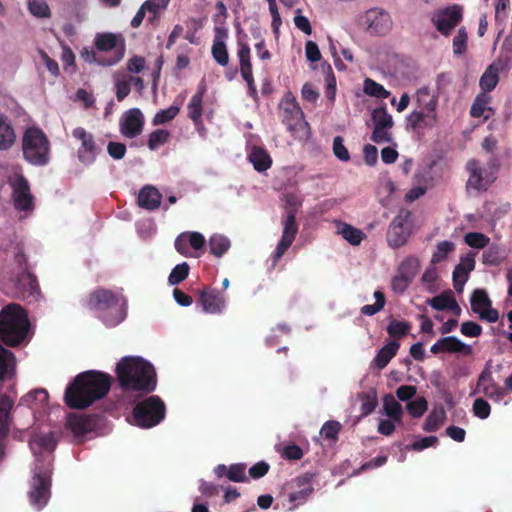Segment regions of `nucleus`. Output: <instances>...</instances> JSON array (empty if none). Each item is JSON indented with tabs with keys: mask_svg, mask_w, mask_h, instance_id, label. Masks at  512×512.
Segmentation results:
<instances>
[{
	"mask_svg": "<svg viewBox=\"0 0 512 512\" xmlns=\"http://www.w3.org/2000/svg\"><path fill=\"white\" fill-rule=\"evenodd\" d=\"M111 383L112 377L108 373L97 370L82 372L66 387L64 402L71 409H86L109 393Z\"/></svg>",
	"mask_w": 512,
	"mask_h": 512,
	"instance_id": "f257e3e1",
	"label": "nucleus"
},
{
	"mask_svg": "<svg viewBox=\"0 0 512 512\" xmlns=\"http://www.w3.org/2000/svg\"><path fill=\"white\" fill-rule=\"evenodd\" d=\"M116 379L121 390L150 394L157 386V375L153 365L141 357L125 356L116 364Z\"/></svg>",
	"mask_w": 512,
	"mask_h": 512,
	"instance_id": "f03ea898",
	"label": "nucleus"
},
{
	"mask_svg": "<svg viewBox=\"0 0 512 512\" xmlns=\"http://www.w3.org/2000/svg\"><path fill=\"white\" fill-rule=\"evenodd\" d=\"M83 305L94 311L107 327H115L127 314L126 299L112 290L98 287L88 294Z\"/></svg>",
	"mask_w": 512,
	"mask_h": 512,
	"instance_id": "7ed1b4c3",
	"label": "nucleus"
},
{
	"mask_svg": "<svg viewBox=\"0 0 512 512\" xmlns=\"http://www.w3.org/2000/svg\"><path fill=\"white\" fill-rule=\"evenodd\" d=\"M26 311L16 303H10L0 311V341L9 347L21 344L29 330Z\"/></svg>",
	"mask_w": 512,
	"mask_h": 512,
	"instance_id": "20e7f679",
	"label": "nucleus"
},
{
	"mask_svg": "<svg viewBox=\"0 0 512 512\" xmlns=\"http://www.w3.org/2000/svg\"><path fill=\"white\" fill-rule=\"evenodd\" d=\"M24 158L36 166H44L50 160V141L38 127H29L22 138Z\"/></svg>",
	"mask_w": 512,
	"mask_h": 512,
	"instance_id": "39448f33",
	"label": "nucleus"
},
{
	"mask_svg": "<svg viewBox=\"0 0 512 512\" xmlns=\"http://www.w3.org/2000/svg\"><path fill=\"white\" fill-rule=\"evenodd\" d=\"M135 424L140 428H152L163 421L166 415L164 401L152 395L138 402L132 411Z\"/></svg>",
	"mask_w": 512,
	"mask_h": 512,
	"instance_id": "423d86ee",
	"label": "nucleus"
},
{
	"mask_svg": "<svg viewBox=\"0 0 512 512\" xmlns=\"http://www.w3.org/2000/svg\"><path fill=\"white\" fill-rule=\"evenodd\" d=\"M465 167L469 173L466 182L467 190L472 189L477 193L486 192L497 179L498 166L495 164L486 168L477 159H470Z\"/></svg>",
	"mask_w": 512,
	"mask_h": 512,
	"instance_id": "0eeeda50",
	"label": "nucleus"
},
{
	"mask_svg": "<svg viewBox=\"0 0 512 512\" xmlns=\"http://www.w3.org/2000/svg\"><path fill=\"white\" fill-rule=\"evenodd\" d=\"M94 45L101 52L113 51V55L105 57V66L116 65L125 55V40L121 34L111 32L97 33Z\"/></svg>",
	"mask_w": 512,
	"mask_h": 512,
	"instance_id": "6e6552de",
	"label": "nucleus"
},
{
	"mask_svg": "<svg viewBox=\"0 0 512 512\" xmlns=\"http://www.w3.org/2000/svg\"><path fill=\"white\" fill-rule=\"evenodd\" d=\"M410 217V211L402 210L391 221L386 235L387 243L391 248H400L407 243L412 232Z\"/></svg>",
	"mask_w": 512,
	"mask_h": 512,
	"instance_id": "1a4fd4ad",
	"label": "nucleus"
},
{
	"mask_svg": "<svg viewBox=\"0 0 512 512\" xmlns=\"http://www.w3.org/2000/svg\"><path fill=\"white\" fill-rule=\"evenodd\" d=\"M296 208L289 207L287 209L286 217L283 220V233L282 237L272 254V265L276 266L281 257L290 248L298 233V224L296 221Z\"/></svg>",
	"mask_w": 512,
	"mask_h": 512,
	"instance_id": "9d476101",
	"label": "nucleus"
},
{
	"mask_svg": "<svg viewBox=\"0 0 512 512\" xmlns=\"http://www.w3.org/2000/svg\"><path fill=\"white\" fill-rule=\"evenodd\" d=\"M72 136L80 141L77 149L79 161L85 165H91L101 152V147L97 145L92 133L87 132L82 127H77L72 131Z\"/></svg>",
	"mask_w": 512,
	"mask_h": 512,
	"instance_id": "9b49d317",
	"label": "nucleus"
},
{
	"mask_svg": "<svg viewBox=\"0 0 512 512\" xmlns=\"http://www.w3.org/2000/svg\"><path fill=\"white\" fill-rule=\"evenodd\" d=\"M286 105L287 106L282 109L281 118L287 129L295 133L308 128L309 124L304 119V113L291 94L286 96Z\"/></svg>",
	"mask_w": 512,
	"mask_h": 512,
	"instance_id": "f8f14e48",
	"label": "nucleus"
},
{
	"mask_svg": "<svg viewBox=\"0 0 512 512\" xmlns=\"http://www.w3.org/2000/svg\"><path fill=\"white\" fill-rule=\"evenodd\" d=\"M471 309L478 314L481 320L494 323L499 319V313L492 308V301L484 289H476L473 291L471 298Z\"/></svg>",
	"mask_w": 512,
	"mask_h": 512,
	"instance_id": "ddd939ff",
	"label": "nucleus"
},
{
	"mask_svg": "<svg viewBox=\"0 0 512 512\" xmlns=\"http://www.w3.org/2000/svg\"><path fill=\"white\" fill-rule=\"evenodd\" d=\"M462 20V9L458 5L447 7L432 17L436 29L444 36H448Z\"/></svg>",
	"mask_w": 512,
	"mask_h": 512,
	"instance_id": "4468645a",
	"label": "nucleus"
},
{
	"mask_svg": "<svg viewBox=\"0 0 512 512\" xmlns=\"http://www.w3.org/2000/svg\"><path fill=\"white\" fill-rule=\"evenodd\" d=\"M237 45V56L239 58L241 76L243 80L247 83L248 94L252 98L256 99L257 89L253 77L250 47L247 43L241 40L238 41Z\"/></svg>",
	"mask_w": 512,
	"mask_h": 512,
	"instance_id": "2eb2a0df",
	"label": "nucleus"
},
{
	"mask_svg": "<svg viewBox=\"0 0 512 512\" xmlns=\"http://www.w3.org/2000/svg\"><path fill=\"white\" fill-rule=\"evenodd\" d=\"M50 474L48 472H36L32 480V489L29 493L30 501L38 509L43 508L50 497Z\"/></svg>",
	"mask_w": 512,
	"mask_h": 512,
	"instance_id": "dca6fc26",
	"label": "nucleus"
},
{
	"mask_svg": "<svg viewBox=\"0 0 512 512\" xmlns=\"http://www.w3.org/2000/svg\"><path fill=\"white\" fill-rule=\"evenodd\" d=\"M367 30L371 34L385 35L392 27V20L388 12L381 8H372L365 14Z\"/></svg>",
	"mask_w": 512,
	"mask_h": 512,
	"instance_id": "f3484780",
	"label": "nucleus"
},
{
	"mask_svg": "<svg viewBox=\"0 0 512 512\" xmlns=\"http://www.w3.org/2000/svg\"><path fill=\"white\" fill-rule=\"evenodd\" d=\"M144 116L139 108L126 111L120 120V132L126 138H135L140 135L144 127Z\"/></svg>",
	"mask_w": 512,
	"mask_h": 512,
	"instance_id": "a211bd4d",
	"label": "nucleus"
},
{
	"mask_svg": "<svg viewBox=\"0 0 512 512\" xmlns=\"http://www.w3.org/2000/svg\"><path fill=\"white\" fill-rule=\"evenodd\" d=\"M510 70V62L505 59H496L484 71L480 77V88L485 92H491L495 89L499 82V73L508 72Z\"/></svg>",
	"mask_w": 512,
	"mask_h": 512,
	"instance_id": "6ab92c4d",
	"label": "nucleus"
},
{
	"mask_svg": "<svg viewBox=\"0 0 512 512\" xmlns=\"http://www.w3.org/2000/svg\"><path fill=\"white\" fill-rule=\"evenodd\" d=\"M484 394L490 399L501 400L506 392L493 379L492 372L489 367H485L478 377L476 388L472 394Z\"/></svg>",
	"mask_w": 512,
	"mask_h": 512,
	"instance_id": "aec40b11",
	"label": "nucleus"
},
{
	"mask_svg": "<svg viewBox=\"0 0 512 512\" xmlns=\"http://www.w3.org/2000/svg\"><path fill=\"white\" fill-rule=\"evenodd\" d=\"M17 296L21 299L35 298L40 293L37 277L29 270L21 271L15 278Z\"/></svg>",
	"mask_w": 512,
	"mask_h": 512,
	"instance_id": "412c9836",
	"label": "nucleus"
},
{
	"mask_svg": "<svg viewBox=\"0 0 512 512\" xmlns=\"http://www.w3.org/2000/svg\"><path fill=\"white\" fill-rule=\"evenodd\" d=\"M431 353L440 354V353H460L465 356H469L472 354V347L468 344H465L460 339L455 336H446L440 338L437 342H435L431 348Z\"/></svg>",
	"mask_w": 512,
	"mask_h": 512,
	"instance_id": "4be33fe9",
	"label": "nucleus"
},
{
	"mask_svg": "<svg viewBox=\"0 0 512 512\" xmlns=\"http://www.w3.org/2000/svg\"><path fill=\"white\" fill-rule=\"evenodd\" d=\"M199 302L203 310L210 314L221 313L226 306V298L217 289H205L200 293Z\"/></svg>",
	"mask_w": 512,
	"mask_h": 512,
	"instance_id": "5701e85b",
	"label": "nucleus"
},
{
	"mask_svg": "<svg viewBox=\"0 0 512 512\" xmlns=\"http://www.w3.org/2000/svg\"><path fill=\"white\" fill-rule=\"evenodd\" d=\"M407 126L412 130H425L433 128L438 122L437 111L414 110L407 118Z\"/></svg>",
	"mask_w": 512,
	"mask_h": 512,
	"instance_id": "b1692460",
	"label": "nucleus"
},
{
	"mask_svg": "<svg viewBox=\"0 0 512 512\" xmlns=\"http://www.w3.org/2000/svg\"><path fill=\"white\" fill-rule=\"evenodd\" d=\"M67 427L76 437H83L95 429V418L91 415L72 413L67 418Z\"/></svg>",
	"mask_w": 512,
	"mask_h": 512,
	"instance_id": "393cba45",
	"label": "nucleus"
},
{
	"mask_svg": "<svg viewBox=\"0 0 512 512\" xmlns=\"http://www.w3.org/2000/svg\"><path fill=\"white\" fill-rule=\"evenodd\" d=\"M228 37L226 29L216 27L215 37L213 40L211 53L213 59L222 67H226L229 63V53L225 44V39Z\"/></svg>",
	"mask_w": 512,
	"mask_h": 512,
	"instance_id": "a878e982",
	"label": "nucleus"
},
{
	"mask_svg": "<svg viewBox=\"0 0 512 512\" xmlns=\"http://www.w3.org/2000/svg\"><path fill=\"white\" fill-rule=\"evenodd\" d=\"M13 198L17 210L29 211L33 208V197L30 193L29 184L24 178H21L15 185Z\"/></svg>",
	"mask_w": 512,
	"mask_h": 512,
	"instance_id": "bb28decb",
	"label": "nucleus"
},
{
	"mask_svg": "<svg viewBox=\"0 0 512 512\" xmlns=\"http://www.w3.org/2000/svg\"><path fill=\"white\" fill-rule=\"evenodd\" d=\"M161 200L162 194L159 192V190L151 185H146L141 188L138 194L137 203L139 207L153 211L160 207Z\"/></svg>",
	"mask_w": 512,
	"mask_h": 512,
	"instance_id": "cd10ccee",
	"label": "nucleus"
},
{
	"mask_svg": "<svg viewBox=\"0 0 512 512\" xmlns=\"http://www.w3.org/2000/svg\"><path fill=\"white\" fill-rule=\"evenodd\" d=\"M206 91V86L204 80H202L201 84L198 87V91L192 96L189 104H188V116L193 121L195 125L201 123L202 119V102L203 97Z\"/></svg>",
	"mask_w": 512,
	"mask_h": 512,
	"instance_id": "c85d7f7f",
	"label": "nucleus"
},
{
	"mask_svg": "<svg viewBox=\"0 0 512 512\" xmlns=\"http://www.w3.org/2000/svg\"><path fill=\"white\" fill-rule=\"evenodd\" d=\"M438 97V93L432 92L427 86L419 88L416 92V102L418 107L426 111H436Z\"/></svg>",
	"mask_w": 512,
	"mask_h": 512,
	"instance_id": "c756f323",
	"label": "nucleus"
},
{
	"mask_svg": "<svg viewBox=\"0 0 512 512\" xmlns=\"http://www.w3.org/2000/svg\"><path fill=\"white\" fill-rule=\"evenodd\" d=\"M474 265V260L468 259L466 262L460 263L454 268L453 286L458 293L463 291L464 284L468 280L470 271L474 269Z\"/></svg>",
	"mask_w": 512,
	"mask_h": 512,
	"instance_id": "7c9ffc66",
	"label": "nucleus"
},
{
	"mask_svg": "<svg viewBox=\"0 0 512 512\" xmlns=\"http://www.w3.org/2000/svg\"><path fill=\"white\" fill-rule=\"evenodd\" d=\"M400 344L397 341H391L383 346L373 359V364L378 369H384L391 359L397 354Z\"/></svg>",
	"mask_w": 512,
	"mask_h": 512,
	"instance_id": "2f4dec72",
	"label": "nucleus"
},
{
	"mask_svg": "<svg viewBox=\"0 0 512 512\" xmlns=\"http://www.w3.org/2000/svg\"><path fill=\"white\" fill-rule=\"evenodd\" d=\"M15 131L8 118L0 113V150H8L15 142Z\"/></svg>",
	"mask_w": 512,
	"mask_h": 512,
	"instance_id": "473e14b6",
	"label": "nucleus"
},
{
	"mask_svg": "<svg viewBox=\"0 0 512 512\" xmlns=\"http://www.w3.org/2000/svg\"><path fill=\"white\" fill-rule=\"evenodd\" d=\"M249 160L258 172H264L271 167L272 160L269 154L261 147H254L250 154Z\"/></svg>",
	"mask_w": 512,
	"mask_h": 512,
	"instance_id": "72a5a7b5",
	"label": "nucleus"
},
{
	"mask_svg": "<svg viewBox=\"0 0 512 512\" xmlns=\"http://www.w3.org/2000/svg\"><path fill=\"white\" fill-rule=\"evenodd\" d=\"M337 229L338 234H341L342 237L353 246L359 245L363 240L364 233L350 224L338 222Z\"/></svg>",
	"mask_w": 512,
	"mask_h": 512,
	"instance_id": "f704fd0d",
	"label": "nucleus"
},
{
	"mask_svg": "<svg viewBox=\"0 0 512 512\" xmlns=\"http://www.w3.org/2000/svg\"><path fill=\"white\" fill-rule=\"evenodd\" d=\"M383 408L385 414L397 423H401L403 408L392 394H387L383 398Z\"/></svg>",
	"mask_w": 512,
	"mask_h": 512,
	"instance_id": "c9c22d12",
	"label": "nucleus"
},
{
	"mask_svg": "<svg viewBox=\"0 0 512 512\" xmlns=\"http://www.w3.org/2000/svg\"><path fill=\"white\" fill-rule=\"evenodd\" d=\"M14 365L15 356L13 352L0 345V380L12 375Z\"/></svg>",
	"mask_w": 512,
	"mask_h": 512,
	"instance_id": "e433bc0d",
	"label": "nucleus"
},
{
	"mask_svg": "<svg viewBox=\"0 0 512 512\" xmlns=\"http://www.w3.org/2000/svg\"><path fill=\"white\" fill-rule=\"evenodd\" d=\"M445 419L446 412L444 408H434L427 416L423 425V430L426 432H435L441 427Z\"/></svg>",
	"mask_w": 512,
	"mask_h": 512,
	"instance_id": "4c0bfd02",
	"label": "nucleus"
},
{
	"mask_svg": "<svg viewBox=\"0 0 512 512\" xmlns=\"http://www.w3.org/2000/svg\"><path fill=\"white\" fill-rule=\"evenodd\" d=\"M297 484L299 487L303 486L299 491L290 493L289 501L295 503L294 507H297L300 503L305 502L313 492V487L305 478H297Z\"/></svg>",
	"mask_w": 512,
	"mask_h": 512,
	"instance_id": "58836bf2",
	"label": "nucleus"
},
{
	"mask_svg": "<svg viewBox=\"0 0 512 512\" xmlns=\"http://www.w3.org/2000/svg\"><path fill=\"white\" fill-rule=\"evenodd\" d=\"M454 295L451 290H446L442 292L441 294L428 299L426 302L428 305H430L433 309L438 311H445L448 310L451 306V304L454 303Z\"/></svg>",
	"mask_w": 512,
	"mask_h": 512,
	"instance_id": "ea45409f",
	"label": "nucleus"
},
{
	"mask_svg": "<svg viewBox=\"0 0 512 512\" xmlns=\"http://www.w3.org/2000/svg\"><path fill=\"white\" fill-rule=\"evenodd\" d=\"M210 253L216 257H221L230 248V240L219 234H214L209 239Z\"/></svg>",
	"mask_w": 512,
	"mask_h": 512,
	"instance_id": "a19ab883",
	"label": "nucleus"
},
{
	"mask_svg": "<svg viewBox=\"0 0 512 512\" xmlns=\"http://www.w3.org/2000/svg\"><path fill=\"white\" fill-rule=\"evenodd\" d=\"M419 267V259L414 256H408L400 263L397 272L413 280L418 273Z\"/></svg>",
	"mask_w": 512,
	"mask_h": 512,
	"instance_id": "79ce46f5",
	"label": "nucleus"
},
{
	"mask_svg": "<svg viewBox=\"0 0 512 512\" xmlns=\"http://www.w3.org/2000/svg\"><path fill=\"white\" fill-rule=\"evenodd\" d=\"M372 121L375 127L391 129L393 127V118L387 112L386 107H378L372 111Z\"/></svg>",
	"mask_w": 512,
	"mask_h": 512,
	"instance_id": "37998d69",
	"label": "nucleus"
},
{
	"mask_svg": "<svg viewBox=\"0 0 512 512\" xmlns=\"http://www.w3.org/2000/svg\"><path fill=\"white\" fill-rule=\"evenodd\" d=\"M363 91L366 95L386 99L390 96V92L384 88L383 85L377 83L371 78L364 80Z\"/></svg>",
	"mask_w": 512,
	"mask_h": 512,
	"instance_id": "c03bdc74",
	"label": "nucleus"
},
{
	"mask_svg": "<svg viewBox=\"0 0 512 512\" xmlns=\"http://www.w3.org/2000/svg\"><path fill=\"white\" fill-rule=\"evenodd\" d=\"M410 329L411 324L409 322L393 319L387 326V333L395 339H400L406 336Z\"/></svg>",
	"mask_w": 512,
	"mask_h": 512,
	"instance_id": "a18cd8bd",
	"label": "nucleus"
},
{
	"mask_svg": "<svg viewBox=\"0 0 512 512\" xmlns=\"http://www.w3.org/2000/svg\"><path fill=\"white\" fill-rule=\"evenodd\" d=\"M428 409V402L425 397H418L406 404V410L413 418L421 417Z\"/></svg>",
	"mask_w": 512,
	"mask_h": 512,
	"instance_id": "49530a36",
	"label": "nucleus"
},
{
	"mask_svg": "<svg viewBox=\"0 0 512 512\" xmlns=\"http://www.w3.org/2000/svg\"><path fill=\"white\" fill-rule=\"evenodd\" d=\"M29 12L38 18H49L50 8L44 0H27Z\"/></svg>",
	"mask_w": 512,
	"mask_h": 512,
	"instance_id": "de8ad7c7",
	"label": "nucleus"
},
{
	"mask_svg": "<svg viewBox=\"0 0 512 512\" xmlns=\"http://www.w3.org/2000/svg\"><path fill=\"white\" fill-rule=\"evenodd\" d=\"M189 270H190V267H189L188 263H186V262L176 265L172 269V271L168 277L169 284L177 285V284L181 283L182 281H184L189 275Z\"/></svg>",
	"mask_w": 512,
	"mask_h": 512,
	"instance_id": "09e8293b",
	"label": "nucleus"
},
{
	"mask_svg": "<svg viewBox=\"0 0 512 512\" xmlns=\"http://www.w3.org/2000/svg\"><path fill=\"white\" fill-rule=\"evenodd\" d=\"M227 478L232 482H248L246 475V465L244 463H235L229 466Z\"/></svg>",
	"mask_w": 512,
	"mask_h": 512,
	"instance_id": "8fccbe9b",
	"label": "nucleus"
},
{
	"mask_svg": "<svg viewBox=\"0 0 512 512\" xmlns=\"http://www.w3.org/2000/svg\"><path fill=\"white\" fill-rule=\"evenodd\" d=\"M376 302L372 305L367 304L361 308V313L367 316H373L382 310L385 306V295L382 291L377 290L374 292Z\"/></svg>",
	"mask_w": 512,
	"mask_h": 512,
	"instance_id": "3c124183",
	"label": "nucleus"
},
{
	"mask_svg": "<svg viewBox=\"0 0 512 512\" xmlns=\"http://www.w3.org/2000/svg\"><path fill=\"white\" fill-rule=\"evenodd\" d=\"M179 111L180 108L175 105H172L167 109L160 110L155 114L153 118V124L162 125L167 122H170L178 115Z\"/></svg>",
	"mask_w": 512,
	"mask_h": 512,
	"instance_id": "603ef678",
	"label": "nucleus"
},
{
	"mask_svg": "<svg viewBox=\"0 0 512 512\" xmlns=\"http://www.w3.org/2000/svg\"><path fill=\"white\" fill-rule=\"evenodd\" d=\"M340 430L341 424L338 421L329 420L323 424L320 433L325 439L335 442L338 440Z\"/></svg>",
	"mask_w": 512,
	"mask_h": 512,
	"instance_id": "864d4df0",
	"label": "nucleus"
},
{
	"mask_svg": "<svg viewBox=\"0 0 512 512\" xmlns=\"http://www.w3.org/2000/svg\"><path fill=\"white\" fill-rule=\"evenodd\" d=\"M169 132L164 129H157L149 135L148 147L151 150L157 149L159 146L164 145L169 139Z\"/></svg>",
	"mask_w": 512,
	"mask_h": 512,
	"instance_id": "5fc2aeb1",
	"label": "nucleus"
},
{
	"mask_svg": "<svg viewBox=\"0 0 512 512\" xmlns=\"http://www.w3.org/2000/svg\"><path fill=\"white\" fill-rule=\"evenodd\" d=\"M468 35L465 28H460L453 38V52L456 55H462L467 49Z\"/></svg>",
	"mask_w": 512,
	"mask_h": 512,
	"instance_id": "6e6d98bb",
	"label": "nucleus"
},
{
	"mask_svg": "<svg viewBox=\"0 0 512 512\" xmlns=\"http://www.w3.org/2000/svg\"><path fill=\"white\" fill-rule=\"evenodd\" d=\"M465 242L472 248L482 249L488 244L489 238L479 232H470L465 235Z\"/></svg>",
	"mask_w": 512,
	"mask_h": 512,
	"instance_id": "4d7b16f0",
	"label": "nucleus"
},
{
	"mask_svg": "<svg viewBox=\"0 0 512 512\" xmlns=\"http://www.w3.org/2000/svg\"><path fill=\"white\" fill-rule=\"evenodd\" d=\"M333 153L341 161L347 162L350 160V154L344 145V139L341 136H336L333 139Z\"/></svg>",
	"mask_w": 512,
	"mask_h": 512,
	"instance_id": "13d9d810",
	"label": "nucleus"
},
{
	"mask_svg": "<svg viewBox=\"0 0 512 512\" xmlns=\"http://www.w3.org/2000/svg\"><path fill=\"white\" fill-rule=\"evenodd\" d=\"M473 413L480 419H487L491 412L490 404L483 398H477L472 407Z\"/></svg>",
	"mask_w": 512,
	"mask_h": 512,
	"instance_id": "bf43d9fd",
	"label": "nucleus"
},
{
	"mask_svg": "<svg viewBox=\"0 0 512 512\" xmlns=\"http://www.w3.org/2000/svg\"><path fill=\"white\" fill-rule=\"evenodd\" d=\"M454 249V244L450 241H442L437 244V250L432 256V263H438L446 258L449 252Z\"/></svg>",
	"mask_w": 512,
	"mask_h": 512,
	"instance_id": "052dcab7",
	"label": "nucleus"
},
{
	"mask_svg": "<svg viewBox=\"0 0 512 512\" xmlns=\"http://www.w3.org/2000/svg\"><path fill=\"white\" fill-rule=\"evenodd\" d=\"M412 281L413 280L410 278L397 272V274L392 278L391 288L395 293L402 294L407 290Z\"/></svg>",
	"mask_w": 512,
	"mask_h": 512,
	"instance_id": "680f3d73",
	"label": "nucleus"
},
{
	"mask_svg": "<svg viewBox=\"0 0 512 512\" xmlns=\"http://www.w3.org/2000/svg\"><path fill=\"white\" fill-rule=\"evenodd\" d=\"M174 246H175L176 251L179 254H181L182 256H185V257L193 256L192 252L189 249L190 245L187 240L186 232H183L177 236V238L175 239Z\"/></svg>",
	"mask_w": 512,
	"mask_h": 512,
	"instance_id": "e2e57ef3",
	"label": "nucleus"
},
{
	"mask_svg": "<svg viewBox=\"0 0 512 512\" xmlns=\"http://www.w3.org/2000/svg\"><path fill=\"white\" fill-rule=\"evenodd\" d=\"M282 457L286 460H300L304 453L303 450L296 444H289L283 448Z\"/></svg>",
	"mask_w": 512,
	"mask_h": 512,
	"instance_id": "0e129e2a",
	"label": "nucleus"
},
{
	"mask_svg": "<svg viewBox=\"0 0 512 512\" xmlns=\"http://www.w3.org/2000/svg\"><path fill=\"white\" fill-rule=\"evenodd\" d=\"M390 129L387 128H380L375 127L373 129L371 140L374 143L381 144V143H389L392 141V136L389 132Z\"/></svg>",
	"mask_w": 512,
	"mask_h": 512,
	"instance_id": "69168bd1",
	"label": "nucleus"
},
{
	"mask_svg": "<svg viewBox=\"0 0 512 512\" xmlns=\"http://www.w3.org/2000/svg\"><path fill=\"white\" fill-rule=\"evenodd\" d=\"M270 469V466L265 461H259L249 468V476L253 479L264 477Z\"/></svg>",
	"mask_w": 512,
	"mask_h": 512,
	"instance_id": "338daca9",
	"label": "nucleus"
},
{
	"mask_svg": "<svg viewBox=\"0 0 512 512\" xmlns=\"http://www.w3.org/2000/svg\"><path fill=\"white\" fill-rule=\"evenodd\" d=\"M461 333L467 337H479L482 333V327L476 322L466 321L461 325Z\"/></svg>",
	"mask_w": 512,
	"mask_h": 512,
	"instance_id": "774afa93",
	"label": "nucleus"
}]
</instances>
